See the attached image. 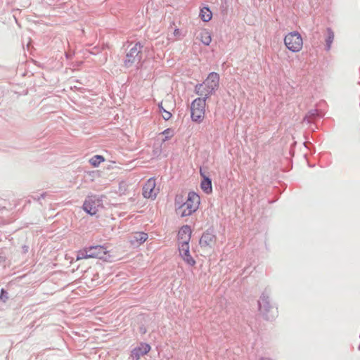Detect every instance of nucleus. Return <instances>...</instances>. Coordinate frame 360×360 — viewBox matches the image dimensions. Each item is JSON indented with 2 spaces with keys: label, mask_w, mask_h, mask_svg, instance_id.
<instances>
[{
  "label": "nucleus",
  "mask_w": 360,
  "mask_h": 360,
  "mask_svg": "<svg viewBox=\"0 0 360 360\" xmlns=\"http://www.w3.org/2000/svg\"><path fill=\"white\" fill-rule=\"evenodd\" d=\"M115 256L112 252L108 250L103 245H95L84 248L80 251L77 257V260L86 258H97L105 262H111Z\"/></svg>",
  "instance_id": "nucleus-1"
},
{
  "label": "nucleus",
  "mask_w": 360,
  "mask_h": 360,
  "mask_svg": "<svg viewBox=\"0 0 360 360\" xmlns=\"http://www.w3.org/2000/svg\"><path fill=\"white\" fill-rule=\"evenodd\" d=\"M200 204V195L194 191H191L188 194L186 200L176 209V212L181 217L191 216L198 210Z\"/></svg>",
  "instance_id": "nucleus-2"
},
{
  "label": "nucleus",
  "mask_w": 360,
  "mask_h": 360,
  "mask_svg": "<svg viewBox=\"0 0 360 360\" xmlns=\"http://www.w3.org/2000/svg\"><path fill=\"white\" fill-rule=\"evenodd\" d=\"M219 85V74L217 72H211L202 84L196 86V93L199 96L207 98L218 89Z\"/></svg>",
  "instance_id": "nucleus-3"
},
{
  "label": "nucleus",
  "mask_w": 360,
  "mask_h": 360,
  "mask_svg": "<svg viewBox=\"0 0 360 360\" xmlns=\"http://www.w3.org/2000/svg\"><path fill=\"white\" fill-rule=\"evenodd\" d=\"M206 99L204 97L195 98L191 105V117L193 122L201 123L205 118Z\"/></svg>",
  "instance_id": "nucleus-4"
},
{
  "label": "nucleus",
  "mask_w": 360,
  "mask_h": 360,
  "mask_svg": "<svg viewBox=\"0 0 360 360\" xmlns=\"http://www.w3.org/2000/svg\"><path fill=\"white\" fill-rule=\"evenodd\" d=\"M284 44L285 47L292 53H298L303 48V39L300 32L292 31L284 37Z\"/></svg>",
  "instance_id": "nucleus-5"
},
{
  "label": "nucleus",
  "mask_w": 360,
  "mask_h": 360,
  "mask_svg": "<svg viewBox=\"0 0 360 360\" xmlns=\"http://www.w3.org/2000/svg\"><path fill=\"white\" fill-rule=\"evenodd\" d=\"M143 47V45L138 42L129 49L124 60L125 67L129 68L134 63H139L141 60Z\"/></svg>",
  "instance_id": "nucleus-6"
},
{
  "label": "nucleus",
  "mask_w": 360,
  "mask_h": 360,
  "mask_svg": "<svg viewBox=\"0 0 360 360\" xmlns=\"http://www.w3.org/2000/svg\"><path fill=\"white\" fill-rule=\"evenodd\" d=\"M260 312L266 317V319H274L278 316V309L272 306L269 302V297L262 296L259 302Z\"/></svg>",
  "instance_id": "nucleus-7"
},
{
  "label": "nucleus",
  "mask_w": 360,
  "mask_h": 360,
  "mask_svg": "<svg viewBox=\"0 0 360 360\" xmlns=\"http://www.w3.org/2000/svg\"><path fill=\"white\" fill-rule=\"evenodd\" d=\"M160 189L157 187L156 180L150 178L143 186L142 194L145 198L155 200L159 193Z\"/></svg>",
  "instance_id": "nucleus-8"
},
{
  "label": "nucleus",
  "mask_w": 360,
  "mask_h": 360,
  "mask_svg": "<svg viewBox=\"0 0 360 360\" xmlns=\"http://www.w3.org/2000/svg\"><path fill=\"white\" fill-rule=\"evenodd\" d=\"M103 207L101 200L96 196H89L83 204V209L91 215L96 214Z\"/></svg>",
  "instance_id": "nucleus-9"
},
{
  "label": "nucleus",
  "mask_w": 360,
  "mask_h": 360,
  "mask_svg": "<svg viewBox=\"0 0 360 360\" xmlns=\"http://www.w3.org/2000/svg\"><path fill=\"white\" fill-rule=\"evenodd\" d=\"M177 246L179 256L181 259L187 265L194 266L196 264V261L191 255L189 244L179 245Z\"/></svg>",
  "instance_id": "nucleus-10"
},
{
  "label": "nucleus",
  "mask_w": 360,
  "mask_h": 360,
  "mask_svg": "<svg viewBox=\"0 0 360 360\" xmlns=\"http://www.w3.org/2000/svg\"><path fill=\"white\" fill-rule=\"evenodd\" d=\"M192 231L188 225L181 226L177 234V245L189 244Z\"/></svg>",
  "instance_id": "nucleus-11"
},
{
  "label": "nucleus",
  "mask_w": 360,
  "mask_h": 360,
  "mask_svg": "<svg viewBox=\"0 0 360 360\" xmlns=\"http://www.w3.org/2000/svg\"><path fill=\"white\" fill-rule=\"evenodd\" d=\"M150 346L147 343H141L140 345L131 351V356L133 360H139L141 356L150 351Z\"/></svg>",
  "instance_id": "nucleus-12"
},
{
  "label": "nucleus",
  "mask_w": 360,
  "mask_h": 360,
  "mask_svg": "<svg viewBox=\"0 0 360 360\" xmlns=\"http://www.w3.org/2000/svg\"><path fill=\"white\" fill-rule=\"evenodd\" d=\"M200 173L201 176L202 177V180L200 183L201 189L207 194H210L212 192V186L211 179L205 176L202 169L200 170Z\"/></svg>",
  "instance_id": "nucleus-13"
},
{
  "label": "nucleus",
  "mask_w": 360,
  "mask_h": 360,
  "mask_svg": "<svg viewBox=\"0 0 360 360\" xmlns=\"http://www.w3.org/2000/svg\"><path fill=\"white\" fill-rule=\"evenodd\" d=\"M148 234L145 232H136L130 239V243L133 245H140L148 239Z\"/></svg>",
  "instance_id": "nucleus-14"
},
{
  "label": "nucleus",
  "mask_w": 360,
  "mask_h": 360,
  "mask_svg": "<svg viewBox=\"0 0 360 360\" xmlns=\"http://www.w3.org/2000/svg\"><path fill=\"white\" fill-rule=\"evenodd\" d=\"M199 39L204 45L209 46L212 42L211 32L206 29L202 30L199 34Z\"/></svg>",
  "instance_id": "nucleus-15"
},
{
  "label": "nucleus",
  "mask_w": 360,
  "mask_h": 360,
  "mask_svg": "<svg viewBox=\"0 0 360 360\" xmlns=\"http://www.w3.org/2000/svg\"><path fill=\"white\" fill-rule=\"evenodd\" d=\"M214 242V236L209 233H204L200 240V244L202 246L211 245Z\"/></svg>",
  "instance_id": "nucleus-16"
},
{
  "label": "nucleus",
  "mask_w": 360,
  "mask_h": 360,
  "mask_svg": "<svg viewBox=\"0 0 360 360\" xmlns=\"http://www.w3.org/2000/svg\"><path fill=\"white\" fill-rule=\"evenodd\" d=\"M159 136H161L162 143H165L170 140L174 136V130L172 128H167L160 133Z\"/></svg>",
  "instance_id": "nucleus-17"
},
{
  "label": "nucleus",
  "mask_w": 360,
  "mask_h": 360,
  "mask_svg": "<svg viewBox=\"0 0 360 360\" xmlns=\"http://www.w3.org/2000/svg\"><path fill=\"white\" fill-rule=\"evenodd\" d=\"M200 17L204 22H209L212 17V13L208 7H203L200 10Z\"/></svg>",
  "instance_id": "nucleus-18"
},
{
  "label": "nucleus",
  "mask_w": 360,
  "mask_h": 360,
  "mask_svg": "<svg viewBox=\"0 0 360 360\" xmlns=\"http://www.w3.org/2000/svg\"><path fill=\"white\" fill-rule=\"evenodd\" d=\"M163 102L162 101L159 103L158 106L160 108V112L162 114V116L165 120H169L172 117V112L169 110H166L163 106Z\"/></svg>",
  "instance_id": "nucleus-19"
},
{
  "label": "nucleus",
  "mask_w": 360,
  "mask_h": 360,
  "mask_svg": "<svg viewBox=\"0 0 360 360\" xmlns=\"http://www.w3.org/2000/svg\"><path fill=\"white\" fill-rule=\"evenodd\" d=\"M105 161V158L102 155H94L89 160L90 163L94 167H98L101 162Z\"/></svg>",
  "instance_id": "nucleus-20"
},
{
  "label": "nucleus",
  "mask_w": 360,
  "mask_h": 360,
  "mask_svg": "<svg viewBox=\"0 0 360 360\" xmlns=\"http://www.w3.org/2000/svg\"><path fill=\"white\" fill-rule=\"evenodd\" d=\"M327 34H328V35H327V38L326 39V42L327 48L329 49L331 46V44H332L333 40H334L335 35H334V32L330 29L327 30Z\"/></svg>",
  "instance_id": "nucleus-21"
},
{
  "label": "nucleus",
  "mask_w": 360,
  "mask_h": 360,
  "mask_svg": "<svg viewBox=\"0 0 360 360\" xmlns=\"http://www.w3.org/2000/svg\"><path fill=\"white\" fill-rule=\"evenodd\" d=\"M0 300H1L4 302L8 300L7 293L4 289H1Z\"/></svg>",
  "instance_id": "nucleus-22"
},
{
  "label": "nucleus",
  "mask_w": 360,
  "mask_h": 360,
  "mask_svg": "<svg viewBox=\"0 0 360 360\" xmlns=\"http://www.w3.org/2000/svg\"><path fill=\"white\" fill-rule=\"evenodd\" d=\"M174 37H175L176 39L179 38L181 36V31L179 28H175L173 32Z\"/></svg>",
  "instance_id": "nucleus-23"
},
{
  "label": "nucleus",
  "mask_w": 360,
  "mask_h": 360,
  "mask_svg": "<svg viewBox=\"0 0 360 360\" xmlns=\"http://www.w3.org/2000/svg\"><path fill=\"white\" fill-rule=\"evenodd\" d=\"M168 101H169V99H165V102L166 103V102H167Z\"/></svg>",
  "instance_id": "nucleus-24"
}]
</instances>
